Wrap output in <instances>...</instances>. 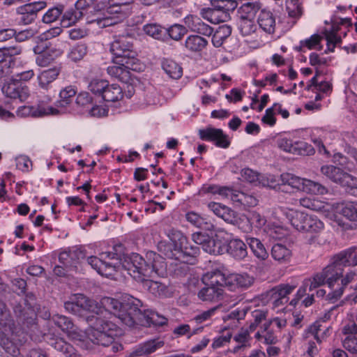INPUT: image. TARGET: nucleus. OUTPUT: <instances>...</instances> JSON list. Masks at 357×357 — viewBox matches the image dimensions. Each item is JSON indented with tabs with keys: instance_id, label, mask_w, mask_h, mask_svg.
<instances>
[{
	"instance_id": "f257e3e1",
	"label": "nucleus",
	"mask_w": 357,
	"mask_h": 357,
	"mask_svg": "<svg viewBox=\"0 0 357 357\" xmlns=\"http://www.w3.org/2000/svg\"><path fill=\"white\" fill-rule=\"evenodd\" d=\"M115 252H106L100 255L103 261L106 259L118 260L116 271L121 268L128 272L136 281H142L146 276H152L154 273L162 275L165 273V266L162 257L159 254L149 251L144 259L137 253L126 254L122 245L114 247Z\"/></svg>"
},
{
	"instance_id": "f03ea898",
	"label": "nucleus",
	"mask_w": 357,
	"mask_h": 357,
	"mask_svg": "<svg viewBox=\"0 0 357 357\" xmlns=\"http://www.w3.org/2000/svg\"><path fill=\"white\" fill-rule=\"evenodd\" d=\"M101 303L108 312L119 318L125 325L132 327L135 324H153L163 326L167 319L153 311L146 310L140 300L126 295L121 301L103 297Z\"/></svg>"
},
{
	"instance_id": "7ed1b4c3",
	"label": "nucleus",
	"mask_w": 357,
	"mask_h": 357,
	"mask_svg": "<svg viewBox=\"0 0 357 357\" xmlns=\"http://www.w3.org/2000/svg\"><path fill=\"white\" fill-rule=\"evenodd\" d=\"M357 265V251L356 248H350L334 255L328 266L321 272L313 275L310 289L318 288L325 284L333 286L334 282L342 275L344 266Z\"/></svg>"
},
{
	"instance_id": "20e7f679",
	"label": "nucleus",
	"mask_w": 357,
	"mask_h": 357,
	"mask_svg": "<svg viewBox=\"0 0 357 357\" xmlns=\"http://www.w3.org/2000/svg\"><path fill=\"white\" fill-rule=\"evenodd\" d=\"M133 40L134 38L128 35L114 36L110 43V52L114 56V63L124 65L131 70L140 72L144 66L137 58Z\"/></svg>"
},
{
	"instance_id": "39448f33",
	"label": "nucleus",
	"mask_w": 357,
	"mask_h": 357,
	"mask_svg": "<svg viewBox=\"0 0 357 357\" xmlns=\"http://www.w3.org/2000/svg\"><path fill=\"white\" fill-rule=\"evenodd\" d=\"M103 3H96V0H78L74 8L66 10L62 16L61 24L64 27H68L75 24L84 15L87 18H91L101 12Z\"/></svg>"
},
{
	"instance_id": "423d86ee",
	"label": "nucleus",
	"mask_w": 357,
	"mask_h": 357,
	"mask_svg": "<svg viewBox=\"0 0 357 357\" xmlns=\"http://www.w3.org/2000/svg\"><path fill=\"white\" fill-rule=\"evenodd\" d=\"M100 304L102 303H100ZM64 307L68 312L78 316H83L85 312L98 314L100 312H102V308L107 311L103 307L102 305L99 306L96 301L81 294L72 296L69 301L65 302Z\"/></svg>"
},
{
	"instance_id": "0eeeda50",
	"label": "nucleus",
	"mask_w": 357,
	"mask_h": 357,
	"mask_svg": "<svg viewBox=\"0 0 357 357\" xmlns=\"http://www.w3.org/2000/svg\"><path fill=\"white\" fill-rule=\"evenodd\" d=\"M291 225L298 231L317 233L324 228V224L317 217L299 211H292L290 214Z\"/></svg>"
},
{
	"instance_id": "6e6552de",
	"label": "nucleus",
	"mask_w": 357,
	"mask_h": 357,
	"mask_svg": "<svg viewBox=\"0 0 357 357\" xmlns=\"http://www.w3.org/2000/svg\"><path fill=\"white\" fill-rule=\"evenodd\" d=\"M321 172L332 181L343 187L353 188L356 185L354 177L340 167L333 165H324L321 167Z\"/></svg>"
},
{
	"instance_id": "1a4fd4ad",
	"label": "nucleus",
	"mask_w": 357,
	"mask_h": 357,
	"mask_svg": "<svg viewBox=\"0 0 357 357\" xmlns=\"http://www.w3.org/2000/svg\"><path fill=\"white\" fill-rule=\"evenodd\" d=\"M3 93L8 98L25 101L30 95L29 87L22 82L13 79L6 82L1 88Z\"/></svg>"
},
{
	"instance_id": "9d476101",
	"label": "nucleus",
	"mask_w": 357,
	"mask_h": 357,
	"mask_svg": "<svg viewBox=\"0 0 357 357\" xmlns=\"http://www.w3.org/2000/svg\"><path fill=\"white\" fill-rule=\"evenodd\" d=\"M159 250L165 255V256L170 259H182L186 257H195L199 252V248L197 246H190V250L187 247L181 249L172 244H165L160 243L158 245Z\"/></svg>"
},
{
	"instance_id": "9b49d317",
	"label": "nucleus",
	"mask_w": 357,
	"mask_h": 357,
	"mask_svg": "<svg viewBox=\"0 0 357 357\" xmlns=\"http://www.w3.org/2000/svg\"><path fill=\"white\" fill-rule=\"evenodd\" d=\"M199 135L202 140L213 142L218 147L227 149L230 145L228 136L221 129L207 128L199 130Z\"/></svg>"
},
{
	"instance_id": "f8f14e48",
	"label": "nucleus",
	"mask_w": 357,
	"mask_h": 357,
	"mask_svg": "<svg viewBox=\"0 0 357 357\" xmlns=\"http://www.w3.org/2000/svg\"><path fill=\"white\" fill-rule=\"evenodd\" d=\"M59 110L52 106L45 107L40 104L37 106H21L16 111L17 116L19 117H43L48 115H57Z\"/></svg>"
},
{
	"instance_id": "ddd939ff",
	"label": "nucleus",
	"mask_w": 357,
	"mask_h": 357,
	"mask_svg": "<svg viewBox=\"0 0 357 357\" xmlns=\"http://www.w3.org/2000/svg\"><path fill=\"white\" fill-rule=\"evenodd\" d=\"M163 259V263L165 264V273L162 275H158L156 273H154L152 276H146L144 277V280L142 281H139V282L144 283V287H146L148 291L151 293L152 294L155 295V296L158 297H169L171 296V292L169 289V287L167 285H166L164 283H162L158 281H155L153 280H147V278H154L155 276H160L163 277L166 274L167 271V263L165 261V259Z\"/></svg>"
},
{
	"instance_id": "4468645a",
	"label": "nucleus",
	"mask_w": 357,
	"mask_h": 357,
	"mask_svg": "<svg viewBox=\"0 0 357 357\" xmlns=\"http://www.w3.org/2000/svg\"><path fill=\"white\" fill-rule=\"evenodd\" d=\"M208 208L215 215L229 224L235 225L239 223L240 218L238 214L225 205L216 202H210L208 204Z\"/></svg>"
},
{
	"instance_id": "2eb2a0df",
	"label": "nucleus",
	"mask_w": 357,
	"mask_h": 357,
	"mask_svg": "<svg viewBox=\"0 0 357 357\" xmlns=\"http://www.w3.org/2000/svg\"><path fill=\"white\" fill-rule=\"evenodd\" d=\"M90 324L89 332H100L101 333L118 334L119 327L111 321L102 319L98 316H91L86 318Z\"/></svg>"
},
{
	"instance_id": "dca6fc26",
	"label": "nucleus",
	"mask_w": 357,
	"mask_h": 357,
	"mask_svg": "<svg viewBox=\"0 0 357 357\" xmlns=\"http://www.w3.org/2000/svg\"><path fill=\"white\" fill-rule=\"evenodd\" d=\"M356 273L354 271L348 272L344 276L342 275L341 284H337L336 287V282L340 278L334 282L333 286H328L331 291L327 294V299L331 301H336L342 296L346 287L355 280Z\"/></svg>"
},
{
	"instance_id": "f3484780",
	"label": "nucleus",
	"mask_w": 357,
	"mask_h": 357,
	"mask_svg": "<svg viewBox=\"0 0 357 357\" xmlns=\"http://www.w3.org/2000/svg\"><path fill=\"white\" fill-rule=\"evenodd\" d=\"M217 2L215 0L211 1V8H204L200 11L202 17L213 24H218L227 21L230 16L227 12H223L222 9L217 8Z\"/></svg>"
},
{
	"instance_id": "a211bd4d",
	"label": "nucleus",
	"mask_w": 357,
	"mask_h": 357,
	"mask_svg": "<svg viewBox=\"0 0 357 357\" xmlns=\"http://www.w3.org/2000/svg\"><path fill=\"white\" fill-rule=\"evenodd\" d=\"M295 289V287L288 284H282L273 287L269 292L273 300V307L283 305L288 302V295Z\"/></svg>"
},
{
	"instance_id": "6ab92c4d",
	"label": "nucleus",
	"mask_w": 357,
	"mask_h": 357,
	"mask_svg": "<svg viewBox=\"0 0 357 357\" xmlns=\"http://www.w3.org/2000/svg\"><path fill=\"white\" fill-rule=\"evenodd\" d=\"M87 263L100 275L109 277L114 275L119 267L116 264L103 261L102 258L91 256L87 259Z\"/></svg>"
},
{
	"instance_id": "aec40b11",
	"label": "nucleus",
	"mask_w": 357,
	"mask_h": 357,
	"mask_svg": "<svg viewBox=\"0 0 357 357\" xmlns=\"http://www.w3.org/2000/svg\"><path fill=\"white\" fill-rule=\"evenodd\" d=\"M255 278L247 273L229 274V290L234 291L237 288L248 289L255 282Z\"/></svg>"
},
{
	"instance_id": "412c9836",
	"label": "nucleus",
	"mask_w": 357,
	"mask_h": 357,
	"mask_svg": "<svg viewBox=\"0 0 357 357\" xmlns=\"http://www.w3.org/2000/svg\"><path fill=\"white\" fill-rule=\"evenodd\" d=\"M13 312L19 323L31 325L33 324L36 319L35 310L33 307H23L20 303H16L13 306Z\"/></svg>"
},
{
	"instance_id": "4be33fe9",
	"label": "nucleus",
	"mask_w": 357,
	"mask_h": 357,
	"mask_svg": "<svg viewBox=\"0 0 357 357\" xmlns=\"http://www.w3.org/2000/svg\"><path fill=\"white\" fill-rule=\"evenodd\" d=\"M60 73L59 68H52L42 71L38 75V81L39 86L43 89L48 91L52 88V84L55 81Z\"/></svg>"
},
{
	"instance_id": "5701e85b",
	"label": "nucleus",
	"mask_w": 357,
	"mask_h": 357,
	"mask_svg": "<svg viewBox=\"0 0 357 357\" xmlns=\"http://www.w3.org/2000/svg\"><path fill=\"white\" fill-rule=\"evenodd\" d=\"M76 93L77 91L73 86H68L60 91L59 100L55 103V108L59 112L58 114L64 112L65 109L71 104L72 100Z\"/></svg>"
},
{
	"instance_id": "b1692460",
	"label": "nucleus",
	"mask_w": 357,
	"mask_h": 357,
	"mask_svg": "<svg viewBox=\"0 0 357 357\" xmlns=\"http://www.w3.org/2000/svg\"><path fill=\"white\" fill-rule=\"evenodd\" d=\"M258 24L266 33L271 34L275 32V17L271 11L261 10L258 17Z\"/></svg>"
},
{
	"instance_id": "393cba45",
	"label": "nucleus",
	"mask_w": 357,
	"mask_h": 357,
	"mask_svg": "<svg viewBox=\"0 0 357 357\" xmlns=\"http://www.w3.org/2000/svg\"><path fill=\"white\" fill-rule=\"evenodd\" d=\"M324 323H325V320L322 322L321 321H317L306 330V333L313 335L314 338L319 343L328 337L331 332V328L324 325Z\"/></svg>"
},
{
	"instance_id": "a878e982",
	"label": "nucleus",
	"mask_w": 357,
	"mask_h": 357,
	"mask_svg": "<svg viewBox=\"0 0 357 357\" xmlns=\"http://www.w3.org/2000/svg\"><path fill=\"white\" fill-rule=\"evenodd\" d=\"M62 51L56 47L48 48L43 52L38 54L36 59V63L40 67H46L51 64L56 59L59 57Z\"/></svg>"
},
{
	"instance_id": "bb28decb",
	"label": "nucleus",
	"mask_w": 357,
	"mask_h": 357,
	"mask_svg": "<svg viewBox=\"0 0 357 357\" xmlns=\"http://www.w3.org/2000/svg\"><path fill=\"white\" fill-rule=\"evenodd\" d=\"M340 23L338 21H332V26L330 30H326L324 35L327 40V49L329 52H333L336 45L342 42L340 36L337 35L340 31Z\"/></svg>"
},
{
	"instance_id": "cd10ccee",
	"label": "nucleus",
	"mask_w": 357,
	"mask_h": 357,
	"mask_svg": "<svg viewBox=\"0 0 357 357\" xmlns=\"http://www.w3.org/2000/svg\"><path fill=\"white\" fill-rule=\"evenodd\" d=\"M208 45V41L199 35H190L185 41V47L188 52L197 53L202 52Z\"/></svg>"
},
{
	"instance_id": "c85d7f7f",
	"label": "nucleus",
	"mask_w": 357,
	"mask_h": 357,
	"mask_svg": "<svg viewBox=\"0 0 357 357\" xmlns=\"http://www.w3.org/2000/svg\"><path fill=\"white\" fill-rule=\"evenodd\" d=\"M102 10H104L105 15L106 14L112 15L116 19H120V22L130 14L126 6H123V7L120 6V5L116 4L114 0H109L107 5L102 6Z\"/></svg>"
},
{
	"instance_id": "c756f323",
	"label": "nucleus",
	"mask_w": 357,
	"mask_h": 357,
	"mask_svg": "<svg viewBox=\"0 0 357 357\" xmlns=\"http://www.w3.org/2000/svg\"><path fill=\"white\" fill-rule=\"evenodd\" d=\"M271 256L278 263L286 264L290 261L292 252L286 245L276 243L272 247Z\"/></svg>"
},
{
	"instance_id": "7c9ffc66",
	"label": "nucleus",
	"mask_w": 357,
	"mask_h": 357,
	"mask_svg": "<svg viewBox=\"0 0 357 357\" xmlns=\"http://www.w3.org/2000/svg\"><path fill=\"white\" fill-rule=\"evenodd\" d=\"M185 218L188 222L198 228L206 231H213L215 229L214 225L210 220L206 218L202 217L197 213L192 211L188 212L185 215Z\"/></svg>"
},
{
	"instance_id": "2f4dec72",
	"label": "nucleus",
	"mask_w": 357,
	"mask_h": 357,
	"mask_svg": "<svg viewBox=\"0 0 357 357\" xmlns=\"http://www.w3.org/2000/svg\"><path fill=\"white\" fill-rule=\"evenodd\" d=\"M227 252L236 259H242L247 256V246L240 239H232L228 243Z\"/></svg>"
},
{
	"instance_id": "473e14b6",
	"label": "nucleus",
	"mask_w": 357,
	"mask_h": 357,
	"mask_svg": "<svg viewBox=\"0 0 357 357\" xmlns=\"http://www.w3.org/2000/svg\"><path fill=\"white\" fill-rule=\"evenodd\" d=\"M223 294L222 288L209 285L202 288L198 293V297L203 301L213 302L218 301Z\"/></svg>"
},
{
	"instance_id": "72a5a7b5",
	"label": "nucleus",
	"mask_w": 357,
	"mask_h": 357,
	"mask_svg": "<svg viewBox=\"0 0 357 357\" xmlns=\"http://www.w3.org/2000/svg\"><path fill=\"white\" fill-rule=\"evenodd\" d=\"M187 22H188V26L190 29L199 34L209 36L213 32V29L209 25L205 24L202 20L197 17L192 16L190 18H187Z\"/></svg>"
},
{
	"instance_id": "f704fd0d",
	"label": "nucleus",
	"mask_w": 357,
	"mask_h": 357,
	"mask_svg": "<svg viewBox=\"0 0 357 357\" xmlns=\"http://www.w3.org/2000/svg\"><path fill=\"white\" fill-rule=\"evenodd\" d=\"M0 326L10 331H13L15 328V321L6 303L1 299H0Z\"/></svg>"
},
{
	"instance_id": "c9c22d12",
	"label": "nucleus",
	"mask_w": 357,
	"mask_h": 357,
	"mask_svg": "<svg viewBox=\"0 0 357 357\" xmlns=\"http://www.w3.org/2000/svg\"><path fill=\"white\" fill-rule=\"evenodd\" d=\"M232 202L238 203L244 206L253 207L257 204V199L251 195L232 188L230 199Z\"/></svg>"
},
{
	"instance_id": "e433bc0d",
	"label": "nucleus",
	"mask_w": 357,
	"mask_h": 357,
	"mask_svg": "<svg viewBox=\"0 0 357 357\" xmlns=\"http://www.w3.org/2000/svg\"><path fill=\"white\" fill-rule=\"evenodd\" d=\"M280 180L282 186L289 185L292 188L305 191L307 179L301 178L289 173L280 175Z\"/></svg>"
},
{
	"instance_id": "4c0bfd02",
	"label": "nucleus",
	"mask_w": 357,
	"mask_h": 357,
	"mask_svg": "<svg viewBox=\"0 0 357 357\" xmlns=\"http://www.w3.org/2000/svg\"><path fill=\"white\" fill-rule=\"evenodd\" d=\"M205 280H208L212 286L218 287H225L229 289L228 279L229 274L226 275L219 270L208 272L204 277Z\"/></svg>"
},
{
	"instance_id": "58836bf2",
	"label": "nucleus",
	"mask_w": 357,
	"mask_h": 357,
	"mask_svg": "<svg viewBox=\"0 0 357 357\" xmlns=\"http://www.w3.org/2000/svg\"><path fill=\"white\" fill-rule=\"evenodd\" d=\"M163 345L164 342L162 341L151 340L139 345L135 351H133L132 355L135 356H146L153 353L156 349L162 347Z\"/></svg>"
},
{
	"instance_id": "ea45409f",
	"label": "nucleus",
	"mask_w": 357,
	"mask_h": 357,
	"mask_svg": "<svg viewBox=\"0 0 357 357\" xmlns=\"http://www.w3.org/2000/svg\"><path fill=\"white\" fill-rule=\"evenodd\" d=\"M195 257H186L184 259H177L174 264H171L172 266V272L173 275L178 278H181L186 276L190 272V266L189 264L192 263L191 261L194 259Z\"/></svg>"
},
{
	"instance_id": "a19ab883",
	"label": "nucleus",
	"mask_w": 357,
	"mask_h": 357,
	"mask_svg": "<svg viewBox=\"0 0 357 357\" xmlns=\"http://www.w3.org/2000/svg\"><path fill=\"white\" fill-rule=\"evenodd\" d=\"M129 70L124 65L109 66L107 69V73L119 81L126 83L130 80V75Z\"/></svg>"
},
{
	"instance_id": "79ce46f5",
	"label": "nucleus",
	"mask_w": 357,
	"mask_h": 357,
	"mask_svg": "<svg viewBox=\"0 0 357 357\" xmlns=\"http://www.w3.org/2000/svg\"><path fill=\"white\" fill-rule=\"evenodd\" d=\"M231 27L227 24L220 26L212 37V43L214 47H220L222 45L225 40L231 35Z\"/></svg>"
},
{
	"instance_id": "37998d69",
	"label": "nucleus",
	"mask_w": 357,
	"mask_h": 357,
	"mask_svg": "<svg viewBox=\"0 0 357 357\" xmlns=\"http://www.w3.org/2000/svg\"><path fill=\"white\" fill-rule=\"evenodd\" d=\"M118 334L101 333L100 332H89L90 340L96 344L108 347L114 340V337Z\"/></svg>"
},
{
	"instance_id": "c03bdc74",
	"label": "nucleus",
	"mask_w": 357,
	"mask_h": 357,
	"mask_svg": "<svg viewBox=\"0 0 357 357\" xmlns=\"http://www.w3.org/2000/svg\"><path fill=\"white\" fill-rule=\"evenodd\" d=\"M250 340L251 337L248 330L242 328L234 337V340L238 343V345L234 347V348L231 351L235 354L238 351L245 349V347H250Z\"/></svg>"
},
{
	"instance_id": "a18cd8bd",
	"label": "nucleus",
	"mask_w": 357,
	"mask_h": 357,
	"mask_svg": "<svg viewBox=\"0 0 357 357\" xmlns=\"http://www.w3.org/2000/svg\"><path fill=\"white\" fill-rule=\"evenodd\" d=\"M246 241L257 258L264 260L268 257V254L264 244L258 238L250 237L248 238Z\"/></svg>"
},
{
	"instance_id": "49530a36",
	"label": "nucleus",
	"mask_w": 357,
	"mask_h": 357,
	"mask_svg": "<svg viewBox=\"0 0 357 357\" xmlns=\"http://www.w3.org/2000/svg\"><path fill=\"white\" fill-rule=\"evenodd\" d=\"M54 348L62 353L66 357H79L77 350L73 345L68 343L63 339H57L53 343Z\"/></svg>"
},
{
	"instance_id": "de8ad7c7",
	"label": "nucleus",
	"mask_w": 357,
	"mask_h": 357,
	"mask_svg": "<svg viewBox=\"0 0 357 357\" xmlns=\"http://www.w3.org/2000/svg\"><path fill=\"white\" fill-rule=\"evenodd\" d=\"M52 321L56 326L68 334L75 332V326L72 320L63 315L56 314L52 317Z\"/></svg>"
},
{
	"instance_id": "09e8293b",
	"label": "nucleus",
	"mask_w": 357,
	"mask_h": 357,
	"mask_svg": "<svg viewBox=\"0 0 357 357\" xmlns=\"http://www.w3.org/2000/svg\"><path fill=\"white\" fill-rule=\"evenodd\" d=\"M162 69L173 79H178L183 73L182 68L174 61L165 59L162 61Z\"/></svg>"
},
{
	"instance_id": "8fccbe9b",
	"label": "nucleus",
	"mask_w": 357,
	"mask_h": 357,
	"mask_svg": "<svg viewBox=\"0 0 357 357\" xmlns=\"http://www.w3.org/2000/svg\"><path fill=\"white\" fill-rule=\"evenodd\" d=\"M260 9V3L258 2H248L243 3L239 8V18H248L255 20L257 13Z\"/></svg>"
},
{
	"instance_id": "3c124183",
	"label": "nucleus",
	"mask_w": 357,
	"mask_h": 357,
	"mask_svg": "<svg viewBox=\"0 0 357 357\" xmlns=\"http://www.w3.org/2000/svg\"><path fill=\"white\" fill-rule=\"evenodd\" d=\"M123 97L121 88L116 84L109 85L105 89L102 99L107 102H116Z\"/></svg>"
},
{
	"instance_id": "603ef678",
	"label": "nucleus",
	"mask_w": 357,
	"mask_h": 357,
	"mask_svg": "<svg viewBox=\"0 0 357 357\" xmlns=\"http://www.w3.org/2000/svg\"><path fill=\"white\" fill-rule=\"evenodd\" d=\"M238 29L243 36H251L257 30V25L255 22V20L248 18H239Z\"/></svg>"
},
{
	"instance_id": "864d4df0",
	"label": "nucleus",
	"mask_w": 357,
	"mask_h": 357,
	"mask_svg": "<svg viewBox=\"0 0 357 357\" xmlns=\"http://www.w3.org/2000/svg\"><path fill=\"white\" fill-rule=\"evenodd\" d=\"M340 213L350 221L357 222V202L342 204Z\"/></svg>"
},
{
	"instance_id": "5fc2aeb1",
	"label": "nucleus",
	"mask_w": 357,
	"mask_h": 357,
	"mask_svg": "<svg viewBox=\"0 0 357 357\" xmlns=\"http://www.w3.org/2000/svg\"><path fill=\"white\" fill-rule=\"evenodd\" d=\"M102 13L98 12L95 18H91L90 22H96L97 24L101 27H107L117 24L120 22V19H116L112 15L106 14L104 15V10H102Z\"/></svg>"
},
{
	"instance_id": "6e6d98bb",
	"label": "nucleus",
	"mask_w": 357,
	"mask_h": 357,
	"mask_svg": "<svg viewBox=\"0 0 357 357\" xmlns=\"http://www.w3.org/2000/svg\"><path fill=\"white\" fill-rule=\"evenodd\" d=\"M277 146L285 152L296 153L298 149L302 148L301 142L293 143L291 139L287 138H278L276 141Z\"/></svg>"
},
{
	"instance_id": "4d7b16f0",
	"label": "nucleus",
	"mask_w": 357,
	"mask_h": 357,
	"mask_svg": "<svg viewBox=\"0 0 357 357\" xmlns=\"http://www.w3.org/2000/svg\"><path fill=\"white\" fill-rule=\"evenodd\" d=\"M286 10L290 17L298 20L303 14V7L299 0H286Z\"/></svg>"
},
{
	"instance_id": "13d9d810",
	"label": "nucleus",
	"mask_w": 357,
	"mask_h": 357,
	"mask_svg": "<svg viewBox=\"0 0 357 357\" xmlns=\"http://www.w3.org/2000/svg\"><path fill=\"white\" fill-rule=\"evenodd\" d=\"M166 234L176 247L183 249V244L186 242V237L180 231L170 228L166 231Z\"/></svg>"
},
{
	"instance_id": "bf43d9fd",
	"label": "nucleus",
	"mask_w": 357,
	"mask_h": 357,
	"mask_svg": "<svg viewBox=\"0 0 357 357\" xmlns=\"http://www.w3.org/2000/svg\"><path fill=\"white\" fill-rule=\"evenodd\" d=\"M146 34L155 38L162 39L167 35V30L156 24H149L144 26Z\"/></svg>"
},
{
	"instance_id": "052dcab7",
	"label": "nucleus",
	"mask_w": 357,
	"mask_h": 357,
	"mask_svg": "<svg viewBox=\"0 0 357 357\" xmlns=\"http://www.w3.org/2000/svg\"><path fill=\"white\" fill-rule=\"evenodd\" d=\"M298 202L301 206L312 211H321L325 207L324 202L314 198L303 197L301 198Z\"/></svg>"
},
{
	"instance_id": "680f3d73",
	"label": "nucleus",
	"mask_w": 357,
	"mask_h": 357,
	"mask_svg": "<svg viewBox=\"0 0 357 357\" xmlns=\"http://www.w3.org/2000/svg\"><path fill=\"white\" fill-rule=\"evenodd\" d=\"M87 50L88 48L86 44L78 43L71 48L68 56L73 61L77 62L86 56Z\"/></svg>"
},
{
	"instance_id": "e2e57ef3",
	"label": "nucleus",
	"mask_w": 357,
	"mask_h": 357,
	"mask_svg": "<svg viewBox=\"0 0 357 357\" xmlns=\"http://www.w3.org/2000/svg\"><path fill=\"white\" fill-rule=\"evenodd\" d=\"M328 189L324 185L314 181L307 179L305 181V192L314 195H326Z\"/></svg>"
},
{
	"instance_id": "0e129e2a",
	"label": "nucleus",
	"mask_w": 357,
	"mask_h": 357,
	"mask_svg": "<svg viewBox=\"0 0 357 357\" xmlns=\"http://www.w3.org/2000/svg\"><path fill=\"white\" fill-rule=\"evenodd\" d=\"M202 191L206 193H211L213 195L218 194L224 198L230 199L232 188L225 186L213 185L203 188Z\"/></svg>"
},
{
	"instance_id": "69168bd1",
	"label": "nucleus",
	"mask_w": 357,
	"mask_h": 357,
	"mask_svg": "<svg viewBox=\"0 0 357 357\" xmlns=\"http://www.w3.org/2000/svg\"><path fill=\"white\" fill-rule=\"evenodd\" d=\"M344 334H357V314H349L342 329Z\"/></svg>"
},
{
	"instance_id": "338daca9",
	"label": "nucleus",
	"mask_w": 357,
	"mask_h": 357,
	"mask_svg": "<svg viewBox=\"0 0 357 357\" xmlns=\"http://www.w3.org/2000/svg\"><path fill=\"white\" fill-rule=\"evenodd\" d=\"M63 9L64 6L63 5L50 8L43 15V22L48 24L56 21L63 12Z\"/></svg>"
},
{
	"instance_id": "774afa93",
	"label": "nucleus",
	"mask_w": 357,
	"mask_h": 357,
	"mask_svg": "<svg viewBox=\"0 0 357 357\" xmlns=\"http://www.w3.org/2000/svg\"><path fill=\"white\" fill-rule=\"evenodd\" d=\"M167 34L174 40H181L186 33L187 29L185 26L175 24L170 26L169 29H166Z\"/></svg>"
}]
</instances>
